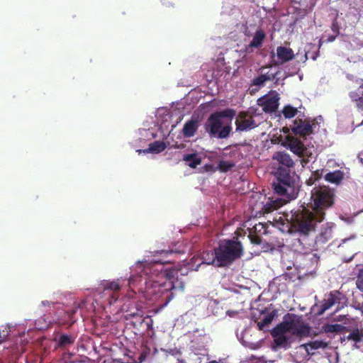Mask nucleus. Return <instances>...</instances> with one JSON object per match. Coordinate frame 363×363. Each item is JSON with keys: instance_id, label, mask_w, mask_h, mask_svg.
I'll return each mask as SVG.
<instances>
[{"instance_id": "1", "label": "nucleus", "mask_w": 363, "mask_h": 363, "mask_svg": "<svg viewBox=\"0 0 363 363\" xmlns=\"http://www.w3.org/2000/svg\"><path fill=\"white\" fill-rule=\"evenodd\" d=\"M170 262L169 260L161 261L153 260L150 262H144L140 264L143 268L139 277L138 284L140 286H145V296L150 301H157L159 298H164L168 303L173 297L170 291L176 287V285L171 282H160L155 278L160 279L167 277L169 280L174 277L177 271H164L163 264Z\"/></svg>"}, {"instance_id": "2", "label": "nucleus", "mask_w": 363, "mask_h": 363, "mask_svg": "<svg viewBox=\"0 0 363 363\" xmlns=\"http://www.w3.org/2000/svg\"><path fill=\"white\" fill-rule=\"evenodd\" d=\"M273 160L279 162V167L275 174L277 182L272 184L274 193L279 196L291 198L296 194L295 174L293 172L294 162L291 156L284 152H277Z\"/></svg>"}, {"instance_id": "3", "label": "nucleus", "mask_w": 363, "mask_h": 363, "mask_svg": "<svg viewBox=\"0 0 363 363\" xmlns=\"http://www.w3.org/2000/svg\"><path fill=\"white\" fill-rule=\"evenodd\" d=\"M323 220L305 206H301L297 210L292 211L289 219L291 232L296 233L300 236H308L314 233L317 225Z\"/></svg>"}, {"instance_id": "4", "label": "nucleus", "mask_w": 363, "mask_h": 363, "mask_svg": "<svg viewBox=\"0 0 363 363\" xmlns=\"http://www.w3.org/2000/svg\"><path fill=\"white\" fill-rule=\"evenodd\" d=\"M242 254V245L238 239L223 240L211 252V259L207 262L218 267H227L240 258Z\"/></svg>"}, {"instance_id": "5", "label": "nucleus", "mask_w": 363, "mask_h": 363, "mask_svg": "<svg viewBox=\"0 0 363 363\" xmlns=\"http://www.w3.org/2000/svg\"><path fill=\"white\" fill-rule=\"evenodd\" d=\"M335 196L333 189L325 186L314 187L306 206L318 215V217L325 220L327 211L334 206Z\"/></svg>"}, {"instance_id": "6", "label": "nucleus", "mask_w": 363, "mask_h": 363, "mask_svg": "<svg viewBox=\"0 0 363 363\" xmlns=\"http://www.w3.org/2000/svg\"><path fill=\"white\" fill-rule=\"evenodd\" d=\"M347 298L346 296L339 290L331 291L328 294V298L323 299L322 304L320 305L317 312V315H323L327 310L330 309L336 303L339 304L336 309L337 312L341 308H344V306L347 305Z\"/></svg>"}, {"instance_id": "7", "label": "nucleus", "mask_w": 363, "mask_h": 363, "mask_svg": "<svg viewBox=\"0 0 363 363\" xmlns=\"http://www.w3.org/2000/svg\"><path fill=\"white\" fill-rule=\"evenodd\" d=\"M318 122L315 118H297L293 121L291 129L296 135L306 138L307 136L314 134Z\"/></svg>"}, {"instance_id": "8", "label": "nucleus", "mask_w": 363, "mask_h": 363, "mask_svg": "<svg viewBox=\"0 0 363 363\" xmlns=\"http://www.w3.org/2000/svg\"><path fill=\"white\" fill-rule=\"evenodd\" d=\"M287 145L289 150L295 155L301 157V164L304 165L309 162V158L312 157V152L309 148L305 146L303 143L296 137L287 136Z\"/></svg>"}, {"instance_id": "9", "label": "nucleus", "mask_w": 363, "mask_h": 363, "mask_svg": "<svg viewBox=\"0 0 363 363\" xmlns=\"http://www.w3.org/2000/svg\"><path fill=\"white\" fill-rule=\"evenodd\" d=\"M279 96L276 91H271L268 94L260 97L257 104L265 113L275 112L279 107Z\"/></svg>"}, {"instance_id": "10", "label": "nucleus", "mask_w": 363, "mask_h": 363, "mask_svg": "<svg viewBox=\"0 0 363 363\" xmlns=\"http://www.w3.org/2000/svg\"><path fill=\"white\" fill-rule=\"evenodd\" d=\"M104 291L103 296H107V301L109 305H112L116 302L120 296L119 291L121 286L116 281H106L103 284Z\"/></svg>"}, {"instance_id": "11", "label": "nucleus", "mask_w": 363, "mask_h": 363, "mask_svg": "<svg viewBox=\"0 0 363 363\" xmlns=\"http://www.w3.org/2000/svg\"><path fill=\"white\" fill-rule=\"evenodd\" d=\"M293 319L292 335L299 337H306L310 335L311 327L305 323L301 316L295 314Z\"/></svg>"}, {"instance_id": "12", "label": "nucleus", "mask_w": 363, "mask_h": 363, "mask_svg": "<svg viewBox=\"0 0 363 363\" xmlns=\"http://www.w3.org/2000/svg\"><path fill=\"white\" fill-rule=\"evenodd\" d=\"M236 130L239 131H247L257 127L256 122L248 113L241 111L239 113L238 119L235 121Z\"/></svg>"}, {"instance_id": "13", "label": "nucleus", "mask_w": 363, "mask_h": 363, "mask_svg": "<svg viewBox=\"0 0 363 363\" xmlns=\"http://www.w3.org/2000/svg\"><path fill=\"white\" fill-rule=\"evenodd\" d=\"M279 72L276 73H270L269 72L267 73H262L259 75L255 77L250 83V91L251 94L258 91L262 87H263L266 83V82L274 80L276 77L278 75Z\"/></svg>"}, {"instance_id": "14", "label": "nucleus", "mask_w": 363, "mask_h": 363, "mask_svg": "<svg viewBox=\"0 0 363 363\" xmlns=\"http://www.w3.org/2000/svg\"><path fill=\"white\" fill-rule=\"evenodd\" d=\"M295 318L294 313H286L283 317V320L279 323L276 327H274L271 333H275V335H286V333H291L292 334V325H293V319Z\"/></svg>"}, {"instance_id": "15", "label": "nucleus", "mask_w": 363, "mask_h": 363, "mask_svg": "<svg viewBox=\"0 0 363 363\" xmlns=\"http://www.w3.org/2000/svg\"><path fill=\"white\" fill-rule=\"evenodd\" d=\"M284 196L286 197V199H283V198H274V197L268 198L267 201L263 204V206H262V208L261 209V212L263 214L270 213L273 212L274 211L277 210L278 208H279L286 201H288L289 200L292 199V197L288 199L286 197V196ZM294 197V196H293V198Z\"/></svg>"}, {"instance_id": "16", "label": "nucleus", "mask_w": 363, "mask_h": 363, "mask_svg": "<svg viewBox=\"0 0 363 363\" xmlns=\"http://www.w3.org/2000/svg\"><path fill=\"white\" fill-rule=\"evenodd\" d=\"M223 125L222 121L218 116L212 113L205 123V130L211 136H216Z\"/></svg>"}, {"instance_id": "17", "label": "nucleus", "mask_w": 363, "mask_h": 363, "mask_svg": "<svg viewBox=\"0 0 363 363\" xmlns=\"http://www.w3.org/2000/svg\"><path fill=\"white\" fill-rule=\"evenodd\" d=\"M265 38L266 34L263 30L259 29L256 30L252 38V40H251L250 44L245 47L246 52H252L253 51V48H260L262 46Z\"/></svg>"}, {"instance_id": "18", "label": "nucleus", "mask_w": 363, "mask_h": 363, "mask_svg": "<svg viewBox=\"0 0 363 363\" xmlns=\"http://www.w3.org/2000/svg\"><path fill=\"white\" fill-rule=\"evenodd\" d=\"M335 224L333 222H328L322 225L319 235L316 237L318 242L325 243L333 238V228Z\"/></svg>"}, {"instance_id": "19", "label": "nucleus", "mask_w": 363, "mask_h": 363, "mask_svg": "<svg viewBox=\"0 0 363 363\" xmlns=\"http://www.w3.org/2000/svg\"><path fill=\"white\" fill-rule=\"evenodd\" d=\"M129 318H139L140 320L139 323H145L147 326V330H152L153 327V320L150 316H147L143 318V311L139 309H137L135 312L128 311L126 315V319Z\"/></svg>"}, {"instance_id": "20", "label": "nucleus", "mask_w": 363, "mask_h": 363, "mask_svg": "<svg viewBox=\"0 0 363 363\" xmlns=\"http://www.w3.org/2000/svg\"><path fill=\"white\" fill-rule=\"evenodd\" d=\"M277 55L281 62H286L294 58L293 50L284 46H279L277 48Z\"/></svg>"}, {"instance_id": "21", "label": "nucleus", "mask_w": 363, "mask_h": 363, "mask_svg": "<svg viewBox=\"0 0 363 363\" xmlns=\"http://www.w3.org/2000/svg\"><path fill=\"white\" fill-rule=\"evenodd\" d=\"M345 174L340 169H337L333 172H330L324 176V179L328 182L339 185L344 179Z\"/></svg>"}, {"instance_id": "22", "label": "nucleus", "mask_w": 363, "mask_h": 363, "mask_svg": "<svg viewBox=\"0 0 363 363\" xmlns=\"http://www.w3.org/2000/svg\"><path fill=\"white\" fill-rule=\"evenodd\" d=\"M198 128L199 125L196 121L189 120L184 125L182 133L185 138H191L195 135Z\"/></svg>"}, {"instance_id": "23", "label": "nucleus", "mask_w": 363, "mask_h": 363, "mask_svg": "<svg viewBox=\"0 0 363 363\" xmlns=\"http://www.w3.org/2000/svg\"><path fill=\"white\" fill-rule=\"evenodd\" d=\"M183 160L191 168H196L201 163V158L197 153L186 154Z\"/></svg>"}, {"instance_id": "24", "label": "nucleus", "mask_w": 363, "mask_h": 363, "mask_svg": "<svg viewBox=\"0 0 363 363\" xmlns=\"http://www.w3.org/2000/svg\"><path fill=\"white\" fill-rule=\"evenodd\" d=\"M328 344L323 340H315L311 341L308 343H306L301 345L304 347L308 354H311V351L318 350L320 348L327 347Z\"/></svg>"}, {"instance_id": "25", "label": "nucleus", "mask_w": 363, "mask_h": 363, "mask_svg": "<svg viewBox=\"0 0 363 363\" xmlns=\"http://www.w3.org/2000/svg\"><path fill=\"white\" fill-rule=\"evenodd\" d=\"M167 145L163 141H155L150 143L147 150H143L144 152H155L159 153L164 151Z\"/></svg>"}, {"instance_id": "26", "label": "nucleus", "mask_w": 363, "mask_h": 363, "mask_svg": "<svg viewBox=\"0 0 363 363\" xmlns=\"http://www.w3.org/2000/svg\"><path fill=\"white\" fill-rule=\"evenodd\" d=\"M345 329V326L340 324L326 323L322 326V332L325 333H340Z\"/></svg>"}, {"instance_id": "27", "label": "nucleus", "mask_w": 363, "mask_h": 363, "mask_svg": "<svg viewBox=\"0 0 363 363\" xmlns=\"http://www.w3.org/2000/svg\"><path fill=\"white\" fill-rule=\"evenodd\" d=\"M235 167V163L230 161L220 160L216 169L220 171V172H228L231 170Z\"/></svg>"}, {"instance_id": "28", "label": "nucleus", "mask_w": 363, "mask_h": 363, "mask_svg": "<svg viewBox=\"0 0 363 363\" xmlns=\"http://www.w3.org/2000/svg\"><path fill=\"white\" fill-rule=\"evenodd\" d=\"M274 315H275V314L274 312L270 313L267 314V315H265L262 320L259 321L257 323V326L259 328V330H263L265 327L268 326L272 322V320L274 318Z\"/></svg>"}, {"instance_id": "29", "label": "nucleus", "mask_w": 363, "mask_h": 363, "mask_svg": "<svg viewBox=\"0 0 363 363\" xmlns=\"http://www.w3.org/2000/svg\"><path fill=\"white\" fill-rule=\"evenodd\" d=\"M347 340H353L355 342H363V330L358 328L352 330L347 336Z\"/></svg>"}, {"instance_id": "30", "label": "nucleus", "mask_w": 363, "mask_h": 363, "mask_svg": "<svg viewBox=\"0 0 363 363\" xmlns=\"http://www.w3.org/2000/svg\"><path fill=\"white\" fill-rule=\"evenodd\" d=\"M74 338L71 335L62 334L59 337L58 346L65 347L67 345H72L74 343Z\"/></svg>"}, {"instance_id": "31", "label": "nucleus", "mask_w": 363, "mask_h": 363, "mask_svg": "<svg viewBox=\"0 0 363 363\" xmlns=\"http://www.w3.org/2000/svg\"><path fill=\"white\" fill-rule=\"evenodd\" d=\"M297 113V108L291 106V105L284 106L282 110V113L285 118H291L294 117Z\"/></svg>"}, {"instance_id": "32", "label": "nucleus", "mask_w": 363, "mask_h": 363, "mask_svg": "<svg viewBox=\"0 0 363 363\" xmlns=\"http://www.w3.org/2000/svg\"><path fill=\"white\" fill-rule=\"evenodd\" d=\"M272 336L274 338V342L276 345L279 347H285L288 342V337L284 335H275V333H271Z\"/></svg>"}, {"instance_id": "33", "label": "nucleus", "mask_w": 363, "mask_h": 363, "mask_svg": "<svg viewBox=\"0 0 363 363\" xmlns=\"http://www.w3.org/2000/svg\"><path fill=\"white\" fill-rule=\"evenodd\" d=\"M213 114L218 116L220 120L223 118H233L235 115V111L233 109L227 108L219 112L213 113Z\"/></svg>"}, {"instance_id": "34", "label": "nucleus", "mask_w": 363, "mask_h": 363, "mask_svg": "<svg viewBox=\"0 0 363 363\" xmlns=\"http://www.w3.org/2000/svg\"><path fill=\"white\" fill-rule=\"evenodd\" d=\"M356 286L362 292H363V268L358 270L356 279Z\"/></svg>"}, {"instance_id": "35", "label": "nucleus", "mask_w": 363, "mask_h": 363, "mask_svg": "<svg viewBox=\"0 0 363 363\" xmlns=\"http://www.w3.org/2000/svg\"><path fill=\"white\" fill-rule=\"evenodd\" d=\"M230 131L231 127L230 125H225L223 128L221 127L216 135L219 138H226L230 135Z\"/></svg>"}, {"instance_id": "36", "label": "nucleus", "mask_w": 363, "mask_h": 363, "mask_svg": "<svg viewBox=\"0 0 363 363\" xmlns=\"http://www.w3.org/2000/svg\"><path fill=\"white\" fill-rule=\"evenodd\" d=\"M248 237L252 244L260 245L262 242V238L256 233H252L250 232Z\"/></svg>"}, {"instance_id": "37", "label": "nucleus", "mask_w": 363, "mask_h": 363, "mask_svg": "<svg viewBox=\"0 0 363 363\" xmlns=\"http://www.w3.org/2000/svg\"><path fill=\"white\" fill-rule=\"evenodd\" d=\"M171 283L176 285L175 288H173L172 290L176 289H179L180 290L183 291L184 289L185 284L183 281H179L178 279L176 280V281H170Z\"/></svg>"}, {"instance_id": "38", "label": "nucleus", "mask_w": 363, "mask_h": 363, "mask_svg": "<svg viewBox=\"0 0 363 363\" xmlns=\"http://www.w3.org/2000/svg\"><path fill=\"white\" fill-rule=\"evenodd\" d=\"M212 258L211 253L209 252H203L202 255V259H203V262L206 263L207 264H213L212 263H208L207 261L211 260Z\"/></svg>"}, {"instance_id": "39", "label": "nucleus", "mask_w": 363, "mask_h": 363, "mask_svg": "<svg viewBox=\"0 0 363 363\" xmlns=\"http://www.w3.org/2000/svg\"><path fill=\"white\" fill-rule=\"evenodd\" d=\"M353 307L363 315V303L353 302Z\"/></svg>"}, {"instance_id": "40", "label": "nucleus", "mask_w": 363, "mask_h": 363, "mask_svg": "<svg viewBox=\"0 0 363 363\" xmlns=\"http://www.w3.org/2000/svg\"><path fill=\"white\" fill-rule=\"evenodd\" d=\"M323 172V169H320V170L318 169L316 171H314L312 174L314 177V179L318 180L319 179H320L322 177Z\"/></svg>"}, {"instance_id": "41", "label": "nucleus", "mask_w": 363, "mask_h": 363, "mask_svg": "<svg viewBox=\"0 0 363 363\" xmlns=\"http://www.w3.org/2000/svg\"><path fill=\"white\" fill-rule=\"evenodd\" d=\"M331 29L333 30V31L334 33H336V35H339V28H338L337 23L335 21H334L333 22L332 26H331Z\"/></svg>"}, {"instance_id": "42", "label": "nucleus", "mask_w": 363, "mask_h": 363, "mask_svg": "<svg viewBox=\"0 0 363 363\" xmlns=\"http://www.w3.org/2000/svg\"><path fill=\"white\" fill-rule=\"evenodd\" d=\"M169 353H170L172 355L177 357V358L179 357L182 354V352L179 350H170L169 351Z\"/></svg>"}, {"instance_id": "43", "label": "nucleus", "mask_w": 363, "mask_h": 363, "mask_svg": "<svg viewBox=\"0 0 363 363\" xmlns=\"http://www.w3.org/2000/svg\"><path fill=\"white\" fill-rule=\"evenodd\" d=\"M137 281L136 279L133 277H132L130 279H129V285L130 287H135V282Z\"/></svg>"}, {"instance_id": "44", "label": "nucleus", "mask_w": 363, "mask_h": 363, "mask_svg": "<svg viewBox=\"0 0 363 363\" xmlns=\"http://www.w3.org/2000/svg\"><path fill=\"white\" fill-rule=\"evenodd\" d=\"M41 304L43 306H53L54 305V303L53 302H51V301H43L41 302Z\"/></svg>"}, {"instance_id": "45", "label": "nucleus", "mask_w": 363, "mask_h": 363, "mask_svg": "<svg viewBox=\"0 0 363 363\" xmlns=\"http://www.w3.org/2000/svg\"><path fill=\"white\" fill-rule=\"evenodd\" d=\"M336 35H330L328 39L326 40V42L327 43H330V42H333L335 40L336 38Z\"/></svg>"}, {"instance_id": "46", "label": "nucleus", "mask_w": 363, "mask_h": 363, "mask_svg": "<svg viewBox=\"0 0 363 363\" xmlns=\"http://www.w3.org/2000/svg\"><path fill=\"white\" fill-rule=\"evenodd\" d=\"M84 305H85V301H82L80 303H77V308H83Z\"/></svg>"}, {"instance_id": "47", "label": "nucleus", "mask_w": 363, "mask_h": 363, "mask_svg": "<svg viewBox=\"0 0 363 363\" xmlns=\"http://www.w3.org/2000/svg\"><path fill=\"white\" fill-rule=\"evenodd\" d=\"M178 362L177 363H186L185 360L180 359L179 357L177 358Z\"/></svg>"}, {"instance_id": "48", "label": "nucleus", "mask_w": 363, "mask_h": 363, "mask_svg": "<svg viewBox=\"0 0 363 363\" xmlns=\"http://www.w3.org/2000/svg\"><path fill=\"white\" fill-rule=\"evenodd\" d=\"M163 253H164L165 255H168V254H172L173 252L172 250L171 251H162Z\"/></svg>"}, {"instance_id": "49", "label": "nucleus", "mask_w": 363, "mask_h": 363, "mask_svg": "<svg viewBox=\"0 0 363 363\" xmlns=\"http://www.w3.org/2000/svg\"><path fill=\"white\" fill-rule=\"evenodd\" d=\"M264 69H265V67H261V68L259 69V71H261V72H262V71H263Z\"/></svg>"}, {"instance_id": "50", "label": "nucleus", "mask_w": 363, "mask_h": 363, "mask_svg": "<svg viewBox=\"0 0 363 363\" xmlns=\"http://www.w3.org/2000/svg\"><path fill=\"white\" fill-rule=\"evenodd\" d=\"M211 363H218V362L214 360V361L211 362Z\"/></svg>"}, {"instance_id": "51", "label": "nucleus", "mask_w": 363, "mask_h": 363, "mask_svg": "<svg viewBox=\"0 0 363 363\" xmlns=\"http://www.w3.org/2000/svg\"><path fill=\"white\" fill-rule=\"evenodd\" d=\"M138 289V291H140V290H142L143 289H142V287H140V286Z\"/></svg>"}, {"instance_id": "52", "label": "nucleus", "mask_w": 363, "mask_h": 363, "mask_svg": "<svg viewBox=\"0 0 363 363\" xmlns=\"http://www.w3.org/2000/svg\"><path fill=\"white\" fill-rule=\"evenodd\" d=\"M319 43H320V46L321 43H322L321 40L319 41Z\"/></svg>"}, {"instance_id": "53", "label": "nucleus", "mask_w": 363, "mask_h": 363, "mask_svg": "<svg viewBox=\"0 0 363 363\" xmlns=\"http://www.w3.org/2000/svg\"><path fill=\"white\" fill-rule=\"evenodd\" d=\"M361 162H362V163L363 164V160H362V159H361Z\"/></svg>"}, {"instance_id": "54", "label": "nucleus", "mask_w": 363, "mask_h": 363, "mask_svg": "<svg viewBox=\"0 0 363 363\" xmlns=\"http://www.w3.org/2000/svg\"><path fill=\"white\" fill-rule=\"evenodd\" d=\"M362 296H363V295H362Z\"/></svg>"}]
</instances>
